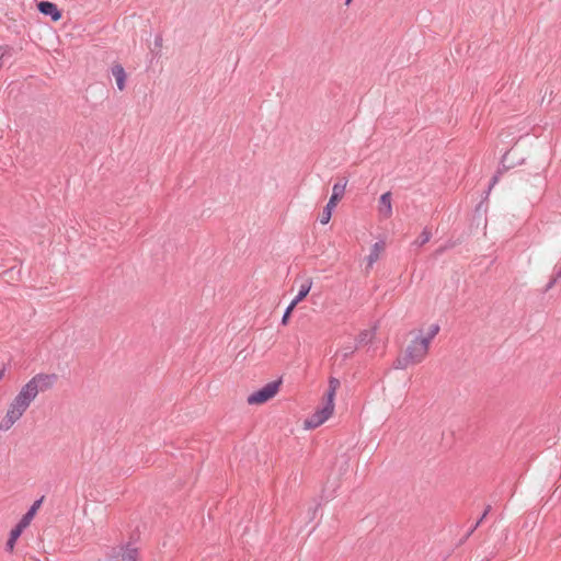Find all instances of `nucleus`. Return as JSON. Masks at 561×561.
I'll return each instance as SVG.
<instances>
[{"instance_id": "4468645a", "label": "nucleus", "mask_w": 561, "mask_h": 561, "mask_svg": "<svg viewBox=\"0 0 561 561\" xmlns=\"http://www.w3.org/2000/svg\"><path fill=\"white\" fill-rule=\"evenodd\" d=\"M42 502H43V499L37 500L33 503V505L31 506L28 512L21 518L23 524H27L30 526L34 516L36 515L37 511L39 510Z\"/></svg>"}, {"instance_id": "f257e3e1", "label": "nucleus", "mask_w": 561, "mask_h": 561, "mask_svg": "<svg viewBox=\"0 0 561 561\" xmlns=\"http://www.w3.org/2000/svg\"><path fill=\"white\" fill-rule=\"evenodd\" d=\"M346 184H347V180L345 178H343V179H340L333 185L332 195H331L328 204L323 208V210L320 215V218H319V220L322 225H327L330 221L331 216H332V209L337 205V203L344 196Z\"/></svg>"}, {"instance_id": "6e6552de", "label": "nucleus", "mask_w": 561, "mask_h": 561, "mask_svg": "<svg viewBox=\"0 0 561 561\" xmlns=\"http://www.w3.org/2000/svg\"><path fill=\"white\" fill-rule=\"evenodd\" d=\"M23 415V413L19 409H14L10 404V408L5 414V416L0 422V431H8L11 426Z\"/></svg>"}, {"instance_id": "dca6fc26", "label": "nucleus", "mask_w": 561, "mask_h": 561, "mask_svg": "<svg viewBox=\"0 0 561 561\" xmlns=\"http://www.w3.org/2000/svg\"><path fill=\"white\" fill-rule=\"evenodd\" d=\"M121 558L123 561H138V550L133 547L122 549Z\"/></svg>"}, {"instance_id": "9b49d317", "label": "nucleus", "mask_w": 561, "mask_h": 561, "mask_svg": "<svg viewBox=\"0 0 561 561\" xmlns=\"http://www.w3.org/2000/svg\"><path fill=\"white\" fill-rule=\"evenodd\" d=\"M112 75L116 80V84L118 90L123 91L125 89V81H126V72L122 65L115 64L112 67Z\"/></svg>"}, {"instance_id": "0eeeda50", "label": "nucleus", "mask_w": 561, "mask_h": 561, "mask_svg": "<svg viewBox=\"0 0 561 561\" xmlns=\"http://www.w3.org/2000/svg\"><path fill=\"white\" fill-rule=\"evenodd\" d=\"M37 9L42 14L50 16L55 22L61 18V12L54 2L45 0L39 1L37 3Z\"/></svg>"}, {"instance_id": "20e7f679", "label": "nucleus", "mask_w": 561, "mask_h": 561, "mask_svg": "<svg viewBox=\"0 0 561 561\" xmlns=\"http://www.w3.org/2000/svg\"><path fill=\"white\" fill-rule=\"evenodd\" d=\"M36 397L37 393L35 387L28 381L22 387L18 396L13 399L11 405L24 413Z\"/></svg>"}, {"instance_id": "7ed1b4c3", "label": "nucleus", "mask_w": 561, "mask_h": 561, "mask_svg": "<svg viewBox=\"0 0 561 561\" xmlns=\"http://www.w3.org/2000/svg\"><path fill=\"white\" fill-rule=\"evenodd\" d=\"M426 341L427 340H423L422 337L417 336L407 346L404 353L412 360V364H420L426 357L430 348V345Z\"/></svg>"}, {"instance_id": "39448f33", "label": "nucleus", "mask_w": 561, "mask_h": 561, "mask_svg": "<svg viewBox=\"0 0 561 561\" xmlns=\"http://www.w3.org/2000/svg\"><path fill=\"white\" fill-rule=\"evenodd\" d=\"M57 380V375L55 374H37L35 375L30 382L35 387L36 393L44 392L53 387V385Z\"/></svg>"}, {"instance_id": "2eb2a0df", "label": "nucleus", "mask_w": 561, "mask_h": 561, "mask_svg": "<svg viewBox=\"0 0 561 561\" xmlns=\"http://www.w3.org/2000/svg\"><path fill=\"white\" fill-rule=\"evenodd\" d=\"M312 282L310 279L306 280L300 285L299 291L295 299L293 300L294 305H298L301 300H304L311 289Z\"/></svg>"}, {"instance_id": "aec40b11", "label": "nucleus", "mask_w": 561, "mask_h": 561, "mask_svg": "<svg viewBox=\"0 0 561 561\" xmlns=\"http://www.w3.org/2000/svg\"><path fill=\"white\" fill-rule=\"evenodd\" d=\"M561 279V266L554 270L552 279L548 283L546 290L552 288L557 280Z\"/></svg>"}, {"instance_id": "f3484780", "label": "nucleus", "mask_w": 561, "mask_h": 561, "mask_svg": "<svg viewBox=\"0 0 561 561\" xmlns=\"http://www.w3.org/2000/svg\"><path fill=\"white\" fill-rule=\"evenodd\" d=\"M409 365H413L412 360L408 357V355L404 353L403 355L399 356L393 362V368L396 369H405Z\"/></svg>"}, {"instance_id": "9d476101", "label": "nucleus", "mask_w": 561, "mask_h": 561, "mask_svg": "<svg viewBox=\"0 0 561 561\" xmlns=\"http://www.w3.org/2000/svg\"><path fill=\"white\" fill-rule=\"evenodd\" d=\"M379 214L383 218H390L392 216V206H391V193L386 192L379 198Z\"/></svg>"}, {"instance_id": "bb28decb", "label": "nucleus", "mask_w": 561, "mask_h": 561, "mask_svg": "<svg viewBox=\"0 0 561 561\" xmlns=\"http://www.w3.org/2000/svg\"><path fill=\"white\" fill-rule=\"evenodd\" d=\"M449 248V245H443V247H439L436 251H435V255H442L447 249Z\"/></svg>"}, {"instance_id": "1a4fd4ad", "label": "nucleus", "mask_w": 561, "mask_h": 561, "mask_svg": "<svg viewBox=\"0 0 561 561\" xmlns=\"http://www.w3.org/2000/svg\"><path fill=\"white\" fill-rule=\"evenodd\" d=\"M385 250V243L382 241L376 242L373 244L370 249V253L367 256V264L365 267V272L368 273L371 268L375 262L378 261L380 253Z\"/></svg>"}, {"instance_id": "f03ea898", "label": "nucleus", "mask_w": 561, "mask_h": 561, "mask_svg": "<svg viewBox=\"0 0 561 561\" xmlns=\"http://www.w3.org/2000/svg\"><path fill=\"white\" fill-rule=\"evenodd\" d=\"M280 383V380L271 381L266 383L263 388L259 389L257 391H254L248 397V404L259 405L267 402L277 394Z\"/></svg>"}, {"instance_id": "a211bd4d", "label": "nucleus", "mask_w": 561, "mask_h": 561, "mask_svg": "<svg viewBox=\"0 0 561 561\" xmlns=\"http://www.w3.org/2000/svg\"><path fill=\"white\" fill-rule=\"evenodd\" d=\"M431 237H432L431 230L427 228H424V230L421 232V234L414 241V244L422 247L431 240Z\"/></svg>"}, {"instance_id": "cd10ccee", "label": "nucleus", "mask_w": 561, "mask_h": 561, "mask_svg": "<svg viewBox=\"0 0 561 561\" xmlns=\"http://www.w3.org/2000/svg\"><path fill=\"white\" fill-rule=\"evenodd\" d=\"M3 375H4V368H0V380L2 379Z\"/></svg>"}, {"instance_id": "b1692460", "label": "nucleus", "mask_w": 561, "mask_h": 561, "mask_svg": "<svg viewBox=\"0 0 561 561\" xmlns=\"http://www.w3.org/2000/svg\"><path fill=\"white\" fill-rule=\"evenodd\" d=\"M21 534H22V533H21V531H19V529L13 528V529L11 530V533H10V536H11V537H13V539H16V540H18V539H19V537L21 536Z\"/></svg>"}, {"instance_id": "6ab92c4d", "label": "nucleus", "mask_w": 561, "mask_h": 561, "mask_svg": "<svg viewBox=\"0 0 561 561\" xmlns=\"http://www.w3.org/2000/svg\"><path fill=\"white\" fill-rule=\"evenodd\" d=\"M439 332V325L434 323L428 329V332H427V335L426 336H423L422 339L423 340H427V344L430 345L432 340L438 334Z\"/></svg>"}, {"instance_id": "423d86ee", "label": "nucleus", "mask_w": 561, "mask_h": 561, "mask_svg": "<svg viewBox=\"0 0 561 561\" xmlns=\"http://www.w3.org/2000/svg\"><path fill=\"white\" fill-rule=\"evenodd\" d=\"M334 404H327L306 421L307 427L314 428L324 423L333 413Z\"/></svg>"}, {"instance_id": "ddd939ff", "label": "nucleus", "mask_w": 561, "mask_h": 561, "mask_svg": "<svg viewBox=\"0 0 561 561\" xmlns=\"http://www.w3.org/2000/svg\"><path fill=\"white\" fill-rule=\"evenodd\" d=\"M340 380L337 378H334V377H330L329 379V388H328V391H327V398H328V401H327V404H334V397H335V392L336 390L340 388Z\"/></svg>"}, {"instance_id": "c85d7f7f", "label": "nucleus", "mask_w": 561, "mask_h": 561, "mask_svg": "<svg viewBox=\"0 0 561 561\" xmlns=\"http://www.w3.org/2000/svg\"><path fill=\"white\" fill-rule=\"evenodd\" d=\"M508 153H510V152H506V153L503 156L502 163H504V162H505V160H506V158H507V154H508Z\"/></svg>"}, {"instance_id": "f8f14e48", "label": "nucleus", "mask_w": 561, "mask_h": 561, "mask_svg": "<svg viewBox=\"0 0 561 561\" xmlns=\"http://www.w3.org/2000/svg\"><path fill=\"white\" fill-rule=\"evenodd\" d=\"M376 335V328L371 330H363L359 332L357 336V344L356 347H360L364 345H367L373 342Z\"/></svg>"}, {"instance_id": "4be33fe9", "label": "nucleus", "mask_w": 561, "mask_h": 561, "mask_svg": "<svg viewBox=\"0 0 561 561\" xmlns=\"http://www.w3.org/2000/svg\"><path fill=\"white\" fill-rule=\"evenodd\" d=\"M356 348H357L356 346L355 347H352V346L344 347L343 348V355H342L343 358L344 359L350 358L354 354Z\"/></svg>"}, {"instance_id": "c756f323", "label": "nucleus", "mask_w": 561, "mask_h": 561, "mask_svg": "<svg viewBox=\"0 0 561 561\" xmlns=\"http://www.w3.org/2000/svg\"><path fill=\"white\" fill-rule=\"evenodd\" d=\"M351 2H352V0H345V4H346V5H350V4H351Z\"/></svg>"}, {"instance_id": "5701e85b", "label": "nucleus", "mask_w": 561, "mask_h": 561, "mask_svg": "<svg viewBox=\"0 0 561 561\" xmlns=\"http://www.w3.org/2000/svg\"><path fill=\"white\" fill-rule=\"evenodd\" d=\"M15 542H16V539H13V537L10 536L8 539V542H7L8 551L12 552L14 550Z\"/></svg>"}, {"instance_id": "393cba45", "label": "nucleus", "mask_w": 561, "mask_h": 561, "mask_svg": "<svg viewBox=\"0 0 561 561\" xmlns=\"http://www.w3.org/2000/svg\"><path fill=\"white\" fill-rule=\"evenodd\" d=\"M501 174V170L496 172V174L491 179L490 188L499 181Z\"/></svg>"}, {"instance_id": "a878e982", "label": "nucleus", "mask_w": 561, "mask_h": 561, "mask_svg": "<svg viewBox=\"0 0 561 561\" xmlns=\"http://www.w3.org/2000/svg\"><path fill=\"white\" fill-rule=\"evenodd\" d=\"M26 527H28V525H27V524H23V522H22V520H20V522L18 523V525H16L14 528H16V529H19V531L23 533V530H24Z\"/></svg>"}, {"instance_id": "412c9836", "label": "nucleus", "mask_w": 561, "mask_h": 561, "mask_svg": "<svg viewBox=\"0 0 561 561\" xmlns=\"http://www.w3.org/2000/svg\"><path fill=\"white\" fill-rule=\"evenodd\" d=\"M296 306L297 305H294V302L291 301L290 305L287 307V309L285 310L283 318H282L283 324H286L288 322V319L290 318V314Z\"/></svg>"}]
</instances>
